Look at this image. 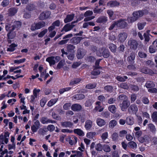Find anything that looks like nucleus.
<instances>
[{
  "label": "nucleus",
  "mask_w": 157,
  "mask_h": 157,
  "mask_svg": "<svg viewBox=\"0 0 157 157\" xmlns=\"http://www.w3.org/2000/svg\"><path fill=\"white\" fill-rule=\"evenodd\" d=\"M128 44L131 49L135 50L137 49L138 44L136 40L130 39L128 41Z\"/></svg>",
  "instance_id": "1"
},
{
  "label": "nucleus",
  "mask_w": 157,
  "mask_h": 157,
  "mask_svg": "<svg viewBox=\"0 0 157 157\" xmlns=\"http://www.w3.org/2000/svg\"><path fill=\"white\" fill-rule=\"evenodd\" d=\"M148 11L145 10L144 11H138L134 12L132 13V15L137 20L139 17H142L144 14H147Z\"/></svg>",
  "instance_id": "2"
},
{
  "label": "nucleus",
  "mask_w": 157,
  "mask_h": 157,
  "mask_svg": "<svg viewBox=\"0 0 157 157\" xmlns=\"http://www.w3.org/2000/svg\"><path fill=\"white\" fill-rule=\"evenodd\" d=\"M93 14V12L92 11L90 10L86 11L84 14V16L86 17L84 19V21H90L95 18V16H91Z\"/></svg>",
  "instance_id": "3"
},
{
  "label": "nucleus",
  "mask_w": 157,
  "mask_h": 157,
  "mask_svg": "<svg viewBox=\"0 0 157 157\" xmlns=\"http://www.w3.org/2000/svg\"><path fill=\"white\" fill-rule=\"evenodd\" d=\"M130 105V102L128 100H124L120 104V106L122 111H125Z\"/></svg>",
  "instance_id": "4"
},
{
  "label": "nucleus",
  "mask_w": 157,
  "mask_h": 157,
  "mask_svg": "<svg viewBox=\"0 0 157 157\" xmlns=\"http://www.w3.org/2000/svg\"><path fill=\"white\" fill-rule=\"evenodd\" d=\"M124 19H121L116 21L117 26L121 28H124L128 26V24Z\"/></svg>",
  "instance_id": "5"
},
{
  "label": "nucleus",
  "mask_w": 157,
  "mask_h": 157,
  "mask_svg": "<svg viewBox=\"0 0 157 157\" xmlns=\"http://www.w3.org/2000/svg\"><path fill=\"white\" fill-rule=\"evenodd\" d=\"M104 47L101 48H98L96 46H93L92 48V50L94 52H96V54L97 56L99 57L102 56V52H104V50H103Z\"/></svg>",
  "instance_id": "6"
},
{
  "label": "nucleus",
  "mask_w": 157,
  "mask_h": 157,
  "mask_svg": "<svg viewBox=\"0 0 157 157\" xmlns=\"http://www.w3.org/2000/svg\"><path fill=\"white\" fill-rule=\"evenodd\" d=\"M40 125L39 121L38 120H36L31 127V129L33 132L34 133L36 132L40 127Z\"/></svg>",
  "instance_id": "7"
},
{
  "label": "nucleus",
  "mask_w": 157,
  "mask_h": 157,
  "mask_svg": "<svg viewBox=\"0 0 157 157\" xmlns=\"http://www.w3.org/2000/svg\"><path fill=\"white\" fill-rule=\"evenodd\" d=\"M150 137L147 135L141 137L139 139V141L141 143H148L151 141Z\"/></svg>",
  "instance_id": "8"
},
{
  "label": "nucleus",
  "mask_w": 157,
  "mask_h": 157,
  "mask_svg": "<svg viewBox=\"0 0 157 157\" xmlns=\"http://www.w3.org/2000/svg\"><path fill=\"white\" fill-rule=\"evenodd\" d=\"M50 14V12L49 11L43 12L40 14L39 19L41 20L46 19L49 17Z\"/></svg>",
  "instance_id": "9"
},
{
  "label": "nucleus",
  "mask_w": 157,
  "mask_h": 157,
  "mask_svg": "<svg viewBox=\"0 0 157 157\" xmlns=\"http://www.w3.org/2000/svg\"><path fill=\"white\" fill-rule=\"evenodd\" d=\"M40 121L43 124H44L48 123H55L56 121L50 119H48L46 117H43L40 120Z\"/></svg>",
  "instance_id": "10"
},
{
  "label": "nucleus",
  "mask_w": 157,
  "mask_h": 157,
  "mask_svg": "<svg viewBox=\"0 0 157 157\" xmlns=\"http://www.w3.org/2000/svg\"><path fill=\"white\" fill-rule=\"evenodd\" d=\"M140 71L143 73L150 75H152L154 73L152 70L146 67L141 68L140 69Z\"/></svg>",
  "instance_id": "11"
},
{
  "label": "nucleus",
  "mask_w": 157,
  "mask_h": 157,
  "mask_svg": "<svg viewBox=\"0 0 157 157\" xmlns=\"http://www.w3.org/2000/svg\"><path fill=\"white\" fill-rule=\"evenodd\" d=\"M74 27V25H71L70 24L65 25L62 29L61 31L67 32L71 30Z\"/></svg>",
  "instance_id": "12"
},
{
  "label": "nucleus",
  "mask_w": 157,
  "mask_h": 157,
  "mask_svg": "<svg viewBox=\"0 0 157 157\" xmlns=\"http://www.w3.org/2000/svg\"><path fill=\"white\" fill-rule=\"evenodd\" d=\"M93 126V122L90 120H86L85 123V128L86 130H90Z\"/></svg>",
  "instance_id": "13"
},
{
  "label": "nucleus",
  "mask_w": 157,
  "mask_h": 157,
  "mask_svg": "<svg viewBox=\"0 0 157 157\" xmlns=\"http://www.w3.org/2000/svg\"><path fill=\"white\" fill-rule=\"evenodd\" d=\"M138 110L137 106L135 104L131 105L129 107L128 111L130 113L132 112L136 113Z\"/></svg>",
  "instance_id": "14"
},
{
  "label": "nucleus",
  "mask_w": 157,
  "mask_h": 157,
  "mask_svg": "<svg viewBox=\"0 0 157 157\" xmlns=\"http://www.w3.org/2000/svg\"><path fill=\"white\" fill-rule=\"evenodd\" d=\"M73 124V123L70 121H64L61 122V125L64 128H71Z\"/></svg>",
  "instance_id": "15"
},
{
  "label": "nucleus",
  "mask_w": 157,
  "mask_h": 157,
  "mask_svg": "<svg viewBox=\"0 0 157 157\" xmlns=\"http://www.w3.org/2000/svg\"><path fill=\"white\" fill-rule=\"evenodd\" d=\"M85 98V95L82 94H77L72 97V99L73 100H82Z\"/></svg>",
  "instance_id": "16"
},
{
  "label": "nucleus",
  "mask_w": 157,
  "mask_h": 157,
  "mask_svg": "<svg viewBox=\"0 0 157 157\" xmlns=\"http://www.w3.org/2000/svg\"><path fill=\"white\" fill-rule=\"evenodd\" d=\"M96 106L94 108V110L99 112L102 111L104 109V108L101 105V102L99 101H97L96 102Z\"/></svg>",
  "instance_id": "17"
},
{
  "label": "nucleus",
  "mask_w": 157,
  "mask_h": 157,
  "mask_svg": "<svg viewBox=\"0 0 157 157\" xmlns=\"http://www.w3.org/2000/svg\"><path fill=\"white\" fill-rule=\"evenodd\" d=\"M119 40L122 42L124 41L127 37V35L125 33H120L118 35Z\"/></svg>",
  "instance_id": "18"
},
{
  "label": "nucleus",
  "mask_w": 157,
  "mask_h": 157,
  "mask_svg": "<svg viewBox=\"0 0 157 157\" xmlns=\"http://www.w3.org/2000/svg\"><path fill=\"white\" fill-rule=\"evenodd\" d=\"M82 106L78 104H75L71 106V109L74 111H80L82 109Z\"/></svg>",
  "instance_id": "19"
},
{
  "label": "nucleus",
  "mask_w": 157,
  "mask_h": 157,
  "mask_svg": "<svg viewBox=\"0 0 157 157\" xmlns=\"http://www.w3.org/2000/svg\"><path fill=\"white\" fill-rule=\"evenodd\" d=\"M96 123L98 126L101 127L105 124L106 122L103 119L100 118H98L96 120Z\"/></svg>",
  "instance_id": "20"
},
{
  "label": "nucleus",
  "mask_w": 157,
  "mask_h": 157,
  "mask_svg": "<svg viewBox=\"0 0 157 157\" xmlns=\"http://www.w3.org/2000/svg\"><path fill=\"white\" fill-rule=\"evenodd\" d=\"M74 17V15L73 14L67 15L66 17L64 20V22L67 23L70 22L73 20Z\"/></svg>",
  "instance_id": "21"
},
{
  "label": "nucleus",
  "mask_w": 157,
  "mask_h": 157,
  "mask_svg": "<svg viewBox=\"0 0 157 157\" xmlns=\"http://www.w3.org/2000/svg\"><path fill=\"white\" fill-rule=\"evenodd\" d=\"M107 20V17L102 16L99 17L96 21V22L98 23H105Z\"/></svg>",
  "instance_id": "22"
},
{
  "label": "nucleus",
  "mask_w": 157,
  "mask_h": 157,
  "mask_svg": "<svg viewBox=\"0 0 157 157\" xmlns=\"http://www.w3.org/2000/svg\"><path fill=\"white\" fill-rule=\"evenodd\" d=\"M13 27H14V30L15 29L18 30L21 28V23L19 21H15L13 22Z\"/></svg>",
  "instance_id": "23"
},
{
  "label": "nucleus",
  "mask_w": 157,
  "mask_h": 157,
  "mask_svg": "<svg viewBox=\"0 0 157 157\" xmlns=\"http://www.w3.org/2000/svg\"><path fill=\"white\" fill-rule=\"evenodd\" d=\"M46 61L49 62L51 66L52 65H54L56 63L54 56H51L47 58Z\"/></svg>",
  "instance_id": "24"
},
{
  "label": "nucleus",
  "mask_w": 157,
  "mask_h": 157,
  "mask_svg": "<svg viewBox=\"0 0 157 157\" xmlns=\"http://www.w3.org/2000/svg\"><path fill=\"white\" fill-rule=\"evenodd\" d=\"M119 5V3L116 1H110L107 4L108 6H109L111 7L118 6Z\"/></svg>",
  "instance_id": "25"
},
{
  "label": "nucleus",
  "mask_w": 157,
  "mask_h": 157,
  "mask_svg": "<svg viewBox=\"0 0 157 157\" xmlns=\"http://www.w3.org/2000/svg\"><path fill=\"white\" fill-rule=\"evenodd\" d=\"M128 147L131 148L135 149L137 148V144L133 141H130L128 143Z\"/></svg>",
  "instance_id": "26"
},
{
  "label": "nucleus",
  "mask_w": 157,
  "mask_h": 157,
  "mask_svg": "<svg viewBox=\"0 0 157 157\" xmlns=\"http://www.w3.org/2000/svg\"><path fill=\"white\" fill-rule=\"evenodd\" d=\"M117 124V122L115 120L110 121L109 124V128H113Z\"/></svg>",
  "instance_id": "27"
},
{
  "label": "nucleus",
  "mask_w": 157,
  "mask_h": 157,
  "mask_svg": "<svg viewBox=\"0 0 157 157\" xmlns=\"http://www.w3.org/2000/svg\"><path fill=\"white\" fill-rule=\"evenodd\" d=\"M148 129L152 133H155L156 131V128L155 126L152 123L148 124Z\"/></svg>",
  "instance_id": "28"
},
{
  "label": "nucleus",
  "mask_w": 157,
  "mask_h": 157,
  "mask_svg": "<svg viewBox=\"0 0 157 157\" xmlns=\"http://www.w3.org/2000/svg\"><path fill=\"white\" fill-rule=\"evenodd\" d=\"M81 37H73L71 40V42L75 44H78L80 42L81 39Z\"/></svg>",
  "instance_id": "29"
},
{
  "label": "nucleus",
  "mask_w": 157,
  "mask_h": 157,
  "mask_svg": "<svg viewBox=\"0 0 157 157\" xmlns=\"http://www.w3.org/2000/svg\"><path fill=\"white\" fill-rule=\"evenodd\" d=\"M36 24V28L37 29H40L44 27L46 25V23L44 21H42L38 22Z\"/></svg>",
  "instance_id": "30"
},
{
  "label": "nucleus",
  "mask_w": 157,
  "mask_h": 157,
  "mask_svg": "<svg viewBox=\"0 0 157 157\" xmlns=\"http://www.w3.org/2000/svg\"><path fill=\"white\" fill-rule=\"evenodd\" d=\"M14 27L13 25H12L11 24L8 23L6 24L5 26L6 30L9 32L13 31L14 30Z\"/></svg>",
  "instance_id": "31"
},
{
  "label": "nucleus",
  "mask_w": 157,
  "mask_h": 157,
  "mask_svg": "<svg viewBox=\"0 0 157 157\" xmlns=\"http://www.w3.org/2000/svg\"><path fill=\"white\" fill-rule=\"evenodd\" d=\"M103 50H105L104 52H102V56L105 58H107L109 56V52L108 50L104 47Z\"/></svg>",
  "instance_id": "32"
},
{
  "label": "nucleus",
  "mask_w": 157,
  "mask_h": 157,
  "mask_svg": "<svg viewBox=\"0 0 157 157\" xmlns=\"http://www.w3.org/2000/svg\"><path fill=\"white\" fill-rule=\"evenodd\" d=\"M74 132L79 136H83L84 135L83 131L80 129H75L74 130Z\"/></svg>",
  "instance_id": "33"
},
{
  "label": "nucleus",
  "mask_w": 157,
  "mask_h": 157,
  "mask_svg": "<svg viewBox=\"0 0 157 157\" xmlns=\"http://www.w3.org/2000/svg\"><path fill=\"white\" fill-rule=\"evenodd\" d=\"M57 98H54L50 100L47 104V105L48 107H51L55 104L58 101Z\"/></svg>",
  "instance_id": "34"
},
{
  "label": "nucleus",
  "mask_w": 157,
  "mask_h": 157,
  "mask_svg": "<svg viewBox=\"0 0 157 157\" xmlns=\"http://www.w3.org/2000/svg\"><path fill=\"white\" fill-rule=\"evenodd\" d=\"M152 121L156 124L157 123V112H154L151 115Z\"/></svg>",
  "instance_id": "35"
},
{
  "label": "nucleus",
  "mask_w": 157,
  "mask_h": 157,
  "mask_svg": "<svg viewBox=\"0 0 157 157\" xmlns=\"http://www.w3.org/2000/svg\"><path fill=\"white\" fill-rule=\"evenodd\" d=\"M126 122L129 125H132L134 123V119L132 117H128L126 119Z\"/></svg>",
  "instance_id": "36"
},
{
  "label": "nucleus",
  "mask_w": 157,
  "mask_h": 157,
  "mask_svg": "<svg viewBox=\"0 0 157 157\" xmlns=\"http://www.w3.org/2000/svg\"><path fill=\"white\" fill-rule=\"evenodd\" d=\"M81 79L80 78H75L71 80L70 83V85H73L77 84L80 82Z\"/></svg>",
  "instance_id": "37"
},
{
  "label": "nucleus",
  "mask_w": 157,
  "mask_h": 157,
  "mask_svg": "<svg viewBox=\"0 0 157 157\" xmlns=\"http://www.w3.org/2000/svg\"><path fill=\"white\" fill-rule=\"evenodd\" d=\"M9 15L13 16L17 13V10L15 8H11L9 9Z\"/></svg>",
  "instance_id": "38"
},
{
  "label": "nucleus",
  "mask_w": 157,
  "mask_h": 157,
  "mask_svg": "<svg viewBox=\"0 0 157 157\" xmlns=\"http://www.w3.org/2000/svg\"><path fill=\"white\" fill-rule=\"evenodd\" d=\"M109 110L112 113H114L116 111L117 108L114 105H111L108 107Z\"/></svg>",
  "instance_id": "39"
},
{
  "label": "nucleus",
  "mask_w": 157,
  "mask_h": 157,
  "mask_svg": "<svg viewBox=\"0 0 157 157\" xmlns=\"http://www.w3.org/2000/svg\"><path fill=\"white\" fill-rule=\"evenodd\" d=\"M145 86L147 88H150L154 87L155 84L152 82L148 81L146 83Z\"/></svg>",
  "instance_id": "40"
},
{
  "label": "nucleus",
  "mask_w": 157,
  "mask_h": 157,
  "mask_svg": "<svg viewBox=\"0 0 157 157\" xmlns=\"http://www.w3.org/2000/svg\"><path fill=\"white\" fill-rule=\"evenodd\" d=\"M75 47L71 44L67 45V49L68 52H74V49Z\"/></svg>",
  "instance_id": "41"
},
{
  "label": "nucleus",
  "mask_w": 157,
  "mask_h": 157,
  "mask_svg": "<svg viewBox=\"0 0 157 157\" xmlns=\"http://www.w3.org/2000/svg\"><path fill=\"white\" fill-rule=\"evenodd\" d=\"M65 64V61L64 60H61L58 64L57 67V69H60L62 68Z\"/></svg>",
  "instance_id": "42"
},
{
  "label": "nucleus",
  "mask_w": 157,
  "mask_h": 157,
  "mask_svg": "<svg viewBox=\"0 0 157 157\" xmlns=\"http://www.w3.org/2000/svg\"><path fill=\"white\" fill-rule=\"evenodd\" d=\"M95 148L97 151H101L102 150V145L100 143H98L95 145Z\"/></svg>",
  "instance_id": "43"
},
{
  "label": "nucleus",
  "mask_w": 157,
  "mask_h": 157,
  "mask_svg": "<svg viewBox=\"0 0 157 157\" xmlns=\"http://www.w3.org/2000/svg\"><path fill=\"white\" fill-rule=\"evenodd\" d=\"M96 86L95 83H89L86 86L85 88L87 89H91L95 88Z\"/></svg>",
  "instance_id": "44"
},
{
  "label": "nucleus",
  "mask_w": 157,
  "mask_h": 157,
  "mask_svg": "<svg viewBox=\"0 0 157 157\" xmlns=\"http://www.w3.org/2000/svg\"><path fill=\"white\" fill-rule=\"evenodd\" d=\"M116 78L119 81L124 82L125 81V79L128 78V77L126 76H124L123 77L118 76L116 77Z\"/></svg>",
  "instance_id": "45"
},
{
  "label": "nucleus",
  "mask_w": 157,
  "mask_h": 157,
  "mask_svg": "<svg viewBox=\"0 0 157 157\" xmlns=\"http://www.w3.org/2000/svg\"><path fill=\"white\" fill-rule=\"evenodd\" d=\"M47 131L48 130L46 128H40L38 131V133L39 134L44 136Z\"/></svg>",
  "instance_id": "46"
},
{
  "label": "nucleus",
  "mask_w": 157,
  "mask_h": 157,
  "mask_svg": "<svg viewBox=\"0 0 157 157\" xmlns=\"http://www.w3.org/2000/svg\"><path fill=\"white\" fill-rule=\"evenodd\" d=\"M17 46V45L14 44H12L9 46V47L7 48V51L10 52H13L15 49V47Z\"/></svg>",
  "instance_id": "47"
},
{
  "label": "nucleus",
  "mask_w": 157,
  "mask_h": 157,
  "mask_svg": "<svg viewBox=\"0 0 157 157\" xmlns=\"http://www.w3.org/2000/svg\"><path fill=\"white\" fill-rule=\"evenodd\" d=\"M15 33L14 32H13V31L9 32L7 34V36L8 38L10 39H13L15 37Z\"/></svg>",
  "instance_id": "48"
},
{
  "label": "nucleus",
  "mask_w": 157,
  "mask_h": 157,
  "mask_svg": "<svg viewBox=\"0 0 157 157\" xmlns=\"http://www.w3.org/2000/svg\"><path fill=\"white\" fill-rule=\"evenodd\" d=\"M98 68H95L91 72V74L94 75H99L100 73V71L98 69Z\"/></svg>",
  "instance_id": "49"
},
{
  "label": "nucleus",
  "mask_w": 157,
  "mask_h": 157,
  "mask_svg": "<svg viewBox=\"0 0 157 157\" xmlns=\"http://www.w3.org/2000/svg\"><path fill=\"white\" fill-rule=\"evenodd\" d=\"M75 56V52H68L67 57L68 59L72 60L73 59Z\"/></svg>",
  "instance_id": "50"
},
{
  "label": "nucleus",
  "mask_w": 157,
  "mask_h": 157,
  "mask_svg": "<svg viewBox=\"0 0 157 157\" xmlns=\"http://www.w3.org/2000/svg\"><path fill=\"white\" fill-rule=\"evenodd\" d=\"M103 150L106 152H108L111 151L110 147L108 145L105 144L103 146Z\"/></svg>",
  "instance_id": "51"
},
{
  "label": "nucleus",
  "mask_w": 157,
  "mask_h": 157,
  "mask_svg": "<svg viewBox=\"0 0 157 157\" xmlns=\"http://www.w3.org/2000/svg\"><path fill=\"white\" fill-rule=\"evenodd\" d=\"M71 87H68L60 89L59 90V93L62 94L66 91H68L71 90Z\"/></svg>",
  "instance_id": "52"
},
{
  "label": "nucleus",
  "mask_w": 157,
  "mask_h": 157,
  "mask_svg": "<svg viewBox=\"0 0 157 157\" xmlns=\"http://www.w3.org/2000/svg\"><path fill=\"white\" fill-rule=\"evenodd\" d=\"M137 20L134 17H128L127 18V21L129 23H132L136 21Z\"/></svg>",
  "instance_id": "53"
},
{
  "label": "nucleus",
  "mask_w": 157,
  "mask_h": 157,
  "mask_svg": "<svg viewBox=\"0 0 157 157\" xmlns=\"http://www.w3.org/2000/svg\"><path fill=\"white\" fill-rule=\"evenodd\" d=\"M94 101L92 99H89L87 100L85 103V106L86 107L91 106Z\"/></svg>",
  "instance_id": "54"
},
{
  "label": "nucleus",
  "mask_w": 157,
  "mask_h": 157,
  "mask_svg": "<svg viewBox=\"0 0 157 157\" xmlns=\"http://www.w3.org/2000/svg\"><path fill=\"white\" fill-rule=\"evenodd\" d=\"M96 134V133L94 132H90L87 133L86 136L88 138L92 139Z\"/></svg>",
  "instance_id": "55"
},
{
  "label": "nucleus",
  "mask_w": 157,
  "mask_h": 157,
  "mask_svg": "<svg viewBox=\"0 0 157 157\" xmlns=\"http://www.w3.org/2000/svg\"><path fill=\"white\" fill-rule=\"evenodd\" d=\"M119 86L125 89H128L129 87V86L126 83H122Z\"/></svg>",
  "instance_id": "56"
},
{
  "label": "nucleus",
  "mask_w": 157,
  "mask_h": 157,
  "mask_svg": "<svg viewBox=\"0 0 157 157\" xmlns=\"http://www.w3.org/2000/svg\"><path fill=\"white\" fill-rule=\"evenodd\" d=\"M129 86L130 89L134 91H137L139 90V88L137 86L130 85Z\"/></svg>",
  "instance_id": "57"
},
{
  "label": "nucleus",
  "mask_w": 157,
  "mask_h": 157,
  "mask_svg": "<svg viewBox=\"0 0 157 157\" xmlns=\"http://www.w3.org/2000/svg\"><path fill=\"white\" fill-rule=\"evenodd\" d=\"M84 56V54L82 53L81 50L80 49L78 50L77 53V56L78 59H80L82 58Z\"/></svg>",
  "instance_id": "58"
},
{
  "label": "nucleus",
  "mask_w": 157,
  "mask_h": 157,
  "mask_svg": "<svg viewBox=\"0 0 157 157\" xmlns=\"http://www.w3.org/2000/svg\"><path fill=\"white\" fill-rule=\"evenodd\" d=\"M35 7L33 4H29L26 7V9L29 11H32L35 9Z\"/></svg>",
  "instance_id": "59"
},
{
  "label": "nucleus",
  "mask_w": 157,
  "mask_h": 157,
  "mask_svg": "<svg viewBox=\"0 0 157 157\" xmlns=\"http://www.w3.org/2000/svg\"><path fill=\"white\" fill-rule=\"evenodd\" d=\"M71 104L70 103H67L64 104L63 106V109L65 110L69 109L71 106Z\"/></svg>",
  "instance_id": "60"
},
{
  "label": "nucleus",
  "mask_w": 157,
  "mask_h": 157,
  "mask_svg": "<svg viewBox=\"0 0 157 157\" xmlns=\"http://www.w3.org/2000/svg\"><path fill=\"white\" fill-rule=\"evenodd\" d=\"M118 134L116 132H114L111 136V138L114 141H116L118 139Z\"/></svg>",
  "instance_id": "61"
},
{
  "label": "nucleus",
  "mask_w": 157,
  "mask_h": 157,
  "mask_svg": "<svg viewBox=\"0 0 157 157\" xmlns=\"http://www.w3.org/2000/svg\"><path fill=\"white\" fill-rule=\"evenodd\" d=\"M146 23L145 22L138 23L137 24L138 28L139 30L142 29L145 25Z\"/></svg>",
  "instance_id": "62"
},
{
  "label": "nucleus",
  "mask_w": 157,
  "mask_h": 157,
  "mask_svg": "<svg viewBox=\"0 0 157 157\" xmlns=\"http://www.w3.org/2000/svg\"><path fill=\"white\" fill-rule=\"evenodd\" d=\"M47 32V29H45L44 30L41 32L40 33L38 34V37L40 38L42 37Z\"/></svg>",
  "instance_id": "63"
},
{
  "label": "nucleus",
  "mask_w": 157,
  "mask_h": 157,
  "mask_svg": "<svg viewBox=\"0 0 157 157\" xmlns=\"http://www.w3.org/2000/svg\"><path fill=\"white\" fill-rule=\"evenodd\" d=\"M135 58V52H132L131 53L130 55L128 57L129 60L130 61H133Z\"/></svg>",
  "instance_id": "64"
}]
</instances>
